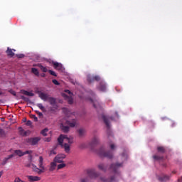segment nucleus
Instances as JSON below:
<instances>
[{
	"label": "nucleus",
	"mask_w": 182,
	"mask_h": 182,
	"mask_svg": "<svg viewBox=\"0 0 182 182\" xmlns=\"http://www.w3.org/2000/svg\"><path fill=\"white\" fill-rule=\"evenodd\" d=\"M37 114L39 116V117H43V114L39 111H36Z\"/></svg>",
	"instance_id": "58836bf2"
},
{
	"label": "nucleus",
	"mask_w": 182,
	"mask_h": 182,
	"mask_svg": "<svg viewBox=\"0 0 182 182\" xmlns=\"http://www.w3.org/2000/svg\"><path fill=\"white\" fill-rule=\"evenodd\" d=\"M98 168H100V170H105V166L103 164H100Z\"/></svg>",
	"instance_id": "e433bc0d"
},
{
	"label": "nucleus",
	"mask_w": 182,
	"mask_h": 182,
	"mask_svg": "<svg viewBox=\"0 0 182 182\" xmlns=\"http://www.w3.org/2000/svg\"><path fill=\"white\" fill-rule=\"evenodd\" d=\"M78 133L80 136H83V134H85V129H80L78 130Z\"/></svg>",
	"instance_id": "c756f323"
},
{
	"label": "nucleus",
	"mask_w": 182,
	"mask_h": 182,
	"mask_svg": "<svg viewBox=\"0 0 182 182\" xmlns=\"http://www.w3.org/2000/svg\"><path fill=\"white\" fill-rule=\"evenodd\" d=\"M66 167V164L64 163L60 164L58 165V170H60L61 168H63Z\"/></svg>",
	"instance_id": "cd10ccee"
},
{
	"label": "nucleus",
	"mask_w": 182,
	"mask_h": 182,
	"mask_svg": "<svg viewBox=\"0 0 182 182\" xmlns=\"http://www.w3.org/2000/svg\"><path fill=\"white\" fill-rule=\"evenodd\" d=\"M2 174H4V171H0V178H1V177H2Z\"/></svg>",
	"instance_id": "8fccbe9b"
},
{
	"label": "nucleus",
	"mask_w": 182,
	"mask_h": 182,
	"mask_svg": "<svg viewBox=\"0 0 182 182\" xmlns=\"http://www.w3.org/2000/svg\"><path fill=\"white\" fill-rule=\"evenodd\" d=\"M56 163L55 161L50 163L49 171H53L56 168Z\"/></svg>",
	"instance_id": "a211bd4d"
},
{
	"label": "nucleus",
	"mask_w": 182,
	"mask_h": 182,
	"mask_svg": "<svg viewBox=\"0 0 182 182\" xmlns=\"http://www.w3.org/2000/svg\"><path fill=\"white\" fill-rule=\"evenodd\" d=\"M41 76H42V77H45L46 75L45 74H42Z\"/></svg>",
	"instance_id": "864d4df0"
},
{
	"label": "nucleus",
	"mask_w": 182,
	"mask_h": 182,
	"mask_svg": "<svg viewBox=\"0 0 182 182\" xmlns=\"http://www.w3.org/2000/svg\"><path fill=\"white\" fill-rule=\"evenodd\" d=\"M32 73L35 74L36 76H39V71L36 68H32L31 69Z\"/></svg>",
	"instance_id": "393cba45"
},
{
	"label": "nucleus",
	"mask_w": 182,
	"mask_h": 182,
	"mask_svg": "<svg viewBox=\"0 0 182 182\" xmlns=\"http://www.w3.org/2000/svg\"><path fill=\"white\" fill-rule=\"evenodd\" d=\"M52 154H56V151H55V150L50 151V156H52Z\"/></svg>",
	"instance_id": "c03bdc74"
},
{
	"label": "nucleus",
	"mask_w": 182,
	"mask_h": 182,
	"mask_svg": "<svg viewBox=\"0 0 182 182\" xmlns=\"http://www.w3.org/2000/svg\"><path fill=\"white\" fill-rule=\"evenodd\" d=\"M114 144H112L111 145H110V149H111V150H114Z\"/></svg>",
	"instance_id": "49530a36"
},
{
	"label": "nucleus",
	"mask_w": 182,
	"mask_h": 182,
	"mask_svg": "<svg viewBox=\"0 0 182 182\" xmlns=\"http://www.w3.org/2000/svg\"><path fill=\"white\" fill-rule=\"evenodd\" d=\"M39 141H41V137L39 136L29 138L26 140V142L28 143V144H31V146H36V144H38Z\"/></svg>",
	"instance_id": "20e7f679"
},
{
	"label": "nucleus",
	"mask_w": 182,
	"mask_h": 182,
	"mask_svg": "<svg viewBox=\"0 0 182 182\" xmlns=\"http://www.w3.org/2000/svg\"><path fill=\"white\" fill-rule=\"evenodd\" d=\"M13 96H16V92L14 91L13 90H10L9 91Z\"/></svg>",
	"instance_id": "c9c22d12"
},
{
	"label": "nucleus",
	"mask_w": 182,
	"mask_h": 182,
	"mask_svg": "<svg viewBox=\"0 0 182 182\" xmlns=\"http://www.w3.org/2000/svg\"><path fill=\"white\" fill-rule=\"evenodd\" d=\"M37 107L42 110V112H45V107L41 103L37 104Z\"/></svg>",
	"instance_id": "a878e982"
},
{
	"label": "nucleus",
	"mask_w": 182,
	"mask_h": 182,
	"mask_svg": "<svg viewBox=\"0 0 182 182\" xmlns=\"http://www.w3.org/2000/svg\"><path fill=\"white\" fill-rule=\"evenodd\" d=\"M21 93L23 95H25L26 96H31V97L35 96V94H33L31 92L26 91V90H21Z\"/></svg>",
	"instance_id": "6ab92c4d"
},
{
	"label": "nucleus",
	"mask_w": 182,
	"mask_h": 182,
	"mask_svg": "<svg viewBox=\"0 0 182 182\" xmlns=\"http://www.w3.org/2000/svg\"><path fill=\"white\" fill-rule=\"evenodd\" d=\"M14 153L15 154H16V156H18L19 157H22V156H25V154H31L32 151H26L23 152L21 150H15Z\"/></svg>",
	"instance_id": "0eeeda50"
},
{
	"label": "nucleus",
	"mask_w": 182,
	"mask_h": 182,
	"mask_svg": "<svg viewBox=\"0 0 182 182\" xmlns=\"http://www.w3.org/2000/svg\"><path fill=\"white\" fill-rule=\"evenodd\" d=\"M16 56H17V58H23V56H25V55L23 54H16Z\"/></svg>",
	"instance_id": "37998d69"
},
{
	"label": "nucleus",
	"mask_w": 182,
	"mask_h": 182,
	"mask_svg": "<svg viewBox=\"0 0 182 182\" xmlns=\"http://www.w3.org/2000/svg\"><path fill=\"white\" fill-rule=\"evenodd\" d=\"M37 66H38V68H40L41 70H42V72L46 73L48 72V68L43 65H42V64H38Z\"/></svg>",
	"instance_id": "412c9836"
},
{
	"label": "nucleus",
	"mask_w": 182,
	"mask_h": 182,
	"mask_svg": "<svg viewBox=\"0 0 182 182\" xmlns=\"http://www.w3.org/2000/svg\"><path fill=\"white\" fill-rule=\"evenodd\" d=\"M87 80L90 83L91 82H93V80L99 81L100 80V77L99 75H96L93 77L92 78L90 77V75L87 76Z\"/></svg>",
	"instance_id": "dca6fc26"
},
{
	"label": "nucleus",
	"mask_w": 182,
	"mask_h": 182,
	"mask_svg": "<svg viewBox=\"0 0 182 182\" xmlns=\"http://www.w3.org/2000/svg\"><path fill=\"white\" fill-rule=\"evenodd\" d=\"M87 173L88 176L91 177V178H96V177H97V173H96L95 169H88Z\"/></svg>",
	"instance_id": "9d476101"
},
{
	"label": "nucleus",
	"mask_w": 182,
	"mask_h": 182,
	"mask_svg": "<svg viewBox=\"0 0 182 182\" xmlns=\"http://www.w3.org/2000/svg\"><path fill=\"white\" fill-rule=\"evenodd\" d=\"M66 124L70 126V127H75L76 126V119H73L71 122L70 121H66Z\"/></svg>",
	"instance_id": "f3484780"
},
{
	"label": "nucleus",
	"mask_w": 182,
	"mask_h": 182,
	"mask_svg": "<svg viewBox=\"0 0 182 182\" xmlns=\"http://www.w3.org/2000/svg\"><path fill=\"white\" fill-rule=\"evenodd\" d=\"M122 164H112L110 168L111 170H113L114 173H116V171L117 170V168H119V167H122Z\"/></svg>",
	"instance_id": "2eb2a0df"
},
{
	"label": "nucleus",
	"mask_w": 182,
	"mask_h": 182,
	"mask_svg": "<svg viewBox=\"0 0 182 182\" xmlns=\"http://www.w3.org/2000/svg\"><path fill=\"white\" fill-rule=\"evenodd\" d=\"M160 181H164V180H166V178H164V179H161V178H159Z\"/></svg>",
	"instance_id": "603ef678"
},
{
	"label": "nucleus",
	"mask_w": 182,
	"mask_h": 182,
	"mask_svg": "<svg viewBox=\"0 0 182 182\" xmlns=\"http://www.w3.org/2000/svg\"><path fill=\"white\" fill-rule=\"evenodd\" d=\"M53 65H54V68L57 70H60L61 72H63L65 70V68L61 63H59L58 62H53Z\"/></svg>",
	"instance_id": "6e6552de"
},
{
	"label": "nucleus",
	"mask_w": 182,
	"mask_h": 182,
	"mask_svg": "<svg viewBox=\"0 0 182 182\" xmlns=\"http://www.w3.org/2000/svg\"><path fill=\"white\" fill-rule=\"evenodd\" d=\"M44 141H50V138H46Z\"/></svg>",
	"instance_id": "09e8293b"
},
{
	"label": "nucleus",
	"mask_w": 182,
	"mask_h": 182,
	"mask_svg": "<svg viewBox=\"0 0 182 182\" xmlns=\"http://www.w3.org/2000/svg\"><path fill=\"white\" fill-rule=\"evenodd\" d=\"M109 119H110V120H113V117H110Z\"/></svg>",
	"instance_id": "5fc2aeb1"
},
{
	"label": "nucleus",
	"mask_w": 182,
	"mask_h": 182,
	"mask_svg": "<svg viewBox=\"0 0 182 182\" xmlns=\"http://www.w3.org/2000/svg\"><path fill=\"white\" fill-rule=\"evenodd\" d=\"M14 52H16L15 49H11L9 48H7L6 53H7V55L9 56L10 58H14V56H15Z\"/></svg>",
	"instance_id": "f8f14e48"
},
{
	"label": "nucleus",
	"mask_w": 182,
	"mask_h": 182,
	"mask_svg": "<svg viewBox=\"0 0 182 182\" xmlns=\"http://www.w3.org/2000/svg\"><path fill=\"white\" fill-rule=\"evenodd\" d=\"M38 167L36 165L32 164V170L37 174H42V173H45V166H43V157L39 156L38 160Z\"/></svg>",
	"instance_id": "f03ea898"
},
{
	"label": "nucleus",
	"mask_w": 182,
	"mask_h": 182,
	"mask_svg": "<svg viewBox=\"0 0 182 182\" xmlns=\"http://www.w3.org/2000/svg\"><path fill=\"white\" fill-rule=\"evenodd\" d=\"M18 130L21 136H28V134H31V132L29 130L25 131L22 127H19Z\"/></svg>",
	"instance_id": "ddd939ff"
},
{
	"label": "nucleus",
	"mask_w": 182,
	"mask_h": 182,
	"mask_svg": "<svg viewBox=\"0 0 182 182\" xmlns=\"http://www.w3.org/2000/svg\"><path fill=\"white\" fill-rule=\"evenodd\" d=\"M31 119H33L34 122H38V117L35 114L31 115Z\"/></svg>",
	"instance_id": "473e14b6"
},
{
	"label": "nucleus",
	"mask_w": 182,
	"mask_h": 182,
	"mask_svg": "<svg viewBox=\"0 0 182 182\" xmlns=\"http://www.w3.org/2000/svg\"><path fill=\"white\" fill-rule=\"evenodd\" d=\"M38 95L42 100H44V102H46V100H48V99L49 98V95L45 92H39Z\"/></svg>",
	"instance_id": "9b49d317"
},
{
	"label": "nucleus",
	"mask_w": 182,
	"mask_h": 182,
	"mask_svg": "<svg viewBox=\"0 0 182 182\" xmlns=\"http://www.w3.org/2000/svg\"><path fill=\"white\" fill-rule=\"evenodd\" d=\"M157 150L159 153H164V148L163 146L158 147Z\"/></svg>",
	"instance_id": "7c9ffc66"
},
{
	"label": "nucleus",
	"mask_w": 182,
	"mask_h": 182,
	"mask_svg": "<svg viewBox=\"0 0 182 182\" xmlns=\"http://www.w3.org/2000/svg\"><path fill=\"white\" fill-rule=\"evenodd\" d=\"M48 73H50V75H52V76H57L56 73H55V71L52 70H49Z\"/></svg>",
	"instance_id": "2f4dec72"
},
{
	"label": "nucleus",
	"mask_w": 182,
	"mask_h": 182,
	"mask_svg": "<svg viewBox=\"0 0 182 182\" xmlns=\"http://www.w3.org/2000/svg\"><path fill=\"white\" fill-rule=\"evenodd\" d=\"M90 101L93 103V106L95 109L100 107V104H99L97 101H93L92 100H90Z\"/></svg>",
	"instance_id": "4be33fe9"
},
{
	"label": "nucleus",
	"mask_w": 182,
	"mask_h": 182,
	"mask_svg": "<svg viewBox=\"0 0 182 182\" xmlns=\"http://www.w3.org/2000/svg\"><path fill=\"white\" fill-rule=\"evenodd\" d=\"M99 143V139L95 138L92 142V144H97Z\"/></svg>",
	"instance_id": "f704fd0d"
},
{
	"label": "nucleus",
	"mask_w": 182,
	"mask_h": 182,
	"mask_svg": "<svg viewBox=\"0 0 182 182\" xmlns=\"http://www.w3.org/2000/svg\"><path fill=\"white\" fill-rule=\"evenodd\" d=\"M48 132H49V129H43L42 131H41V134L43 135V136H48Z\"/></svg>",
	"instance_id": "bb28decb"
},
{
	"label": "nucleus",
	"mask_w": 182,
	"mask_h": 182,
	"mask_svg": "<svg viewBox=\"0 0 182 182\" xmlns=\"http://www.w3.org/2000/svg\"><path fill=\"white\" fill-rule=\"evenodd\" d=\"M102 181L104 182H113L114 181V177H112L109 180H105L103 178H101Z\"/></svg>",
	"instance_id": "c85d7f7f"
},
{
	"label": "nucleus",
	"mask_w": 182,
	"mask_h": 182,
	"mask_svg": "<svg viewBox=\"0 0 182 182\" xmlns=\"http://www.w3.org/2000/svg\"><path fill=\"white\" fill-rule=\"evenodd\" d=\"M60 129L64 132V133H68V132H69V127L63 126V124H61Z\"/></svg>",
	"instance_id": "aec40b11"
},
{
	"label": "nucleus",
	"mask_w": 182,
	"mask_h": 182,
	"mask_svg": "<svg viewBox=\"0 0 182 182\" xmlns=\"http://www.w3.org/2000/svg\"><path fill=\"white\" fill-rule=\"evenodd\" d=\"M23 181H22L21 179L19 178V177H16L14 179V182H22Z\"/></svg>",
	"instance_id": "4c0bfd02"
},
{
	"label": "nucleus",
	"mask_w": 182,
	"mask_h": 182,
	"mask_svg": "<svg viewBox=\"0 0 182 182\" xmlns=\"http://www.w3.org/2000/svg\"><path fill=\"white\" fill-rule=\"evenodd\" d=\"M102 119H103L106 126L107 127H109L110 125H109V118H107V117H106V116H102Z\"/></svg>",
	"instance_id": "5701e85b"
},
{
	"label": "nucleus",
	"mask_w": 182,
	"mask_h": 182,
	"mask_svg": "<svg viewBox=\"0 0 182 182\" xmlns=\"http://www.w3.org/2000/svg\"><path fill=\"white\" fill-rule=\"evenodd\" d=\"M47 100H48L49 103L51 105H55V103H56V100L52 97H48Z\"/></svg>",
	"instance_id": "b1692460"
},
{
	"label": "nucleus",
	"mask_w": 182,
	"mask_h": 182,
	"mask_svg": "<svg viewBox=\"0 0 182 182\" xmlns=\"http://www.w3.org/2000/svg\"><path fill=\"white\" fill-rule=\"evenodd\" d=\"M0 95H3V93L1 92V91H0Z\"/></svg>",
	"instance_id": "6e6d98bb"
},
{
	"label": "nucleus",
	"mask_w": 182,
	"mask_h": 182,
	"mask_svg": "<svg viewBox=\"0 0 182 182\" xmlns=\"http://www.w3.org/2000/svg\"><path fill=\"white\" fill-rule=\"evenodd\" d=\"M65 93H68V95H69L65 93H63L62 94L63 97H64L65 100H68L69 105H72V103H73V98L72 97V96H73V94L69 90H65Z\"/></svg>",
	"instance_id": "7ed1b4c3"
},
{
	"label": "nucleus",
	"mask_w": 182,
	"mask_h": 182,
	"mask_svg": "<svg viewBox=\"0 0 182 182\" xmlns=\"http://www.w3.org/2000/svg\"><path fill=\"white\" fill-rule=\"evenodd\" d=\"M26 178L30 182L41 181V177L39 176L28 175V176H26Z\"/></svg>",
	"instance_id": "1a4fd4ad"
},
{
	"label": "nucleus",
	"mask_w": 182,
	"mask_h": 182,
	"mask_svg": "<svg viewBox=\"0 0 182 182\" xmlns=\"http://www.w3.org/2000/svg\"><path fill=\"white\" fill-rule=\"evenodd\" d=\"M65 158H66V155L63 154H58L55 157L54 161L55 163H62V161H63V159Z\"/></svg>",
	"instance_id": "423d86ee"
},
{
	"label": "nucleus",
	"mask_w": 182,
	"mask_h": 182,
	"mask_svg": "<svg viewBox=\"0 0 182 182\" xmlns=\"http://www.w3.org/2000/svg\"><path fill=\"white\" fill-rule=\"evenodd\" d=\"M14 154L9 155L8 157L6 158V160H9L10 159H12L14 157Z\"/></svg>",
	"instance_id": "79ce46f5"
},
{
	"label": "nucleus",
	"mask_w": 182,
	"mask_h": 182,
	"mask_svg": "<svg viewBox=\"0 0 182 182\" xmlns=\"http://www.w3.org/2000/svg\"><path fill=\"white\" fill-rule=\"evenodd\" d=\"M7 162H8V160H6V158H5V159H4V161H3V164H2L3 166L5 165V164L7 163Z\"/></svg>",
	"instance_id": "de8ad7c7"
},
{
	"label": "nucleus",
	"mask_w": 182,
	"mask_h": 182,
	"mask_svg": "<svg viewBox=\"0 0 182 182\" xmlns=\"http://www.w3.org/2000/svg\"><path fill=\"white\" fill-rule=\"evenodd\" d=\"M26 126H32V122L28 120L26 122Z\"/></svg>",
	"instance_id": "a19ab883"
},
{
	"label": "nucleus",
	"mask_w": 182,
	"mask_h": 182,
	"mask_svg": "<svg viewBox=\"0 0 182 182\" xmlns=\"http://www.w3.org/2000/svg\"><path fill=\"white\" fill-rule=\"evenodd\" d=\"M53 83L54 85H56V86H58L59 85V82H58L56 80H53Z\"/></svg>",
	"instance_id": "ea45409f"
},
{
	"label": "nucleus",
	"mask_w": 182,
	"mask_h": 182,
	"mask_svg": "<svg viewBox=\"0 0 182 182\" xmlns=\"http://www.w3.org/2000/svg\"><path fill=\"white\" fill-rule=\"evenodd\" d=\"M153 158L154 160H160V157L157 156H154Z\"/></svg>",
	"instance_id": "a18cd8bd"
},
{
	"label": "nucleus",
	"mask_w": 182,
	"mask_h": 182,
	"mask_svg": "<svg viewBox=\"0 0 182 182\" xmlns=\"http://www.w3.org/2000/svg\"><path fill=\"white\" fill-rule=\"evenodd\" d=\"M98 154L101 156V157H107V159H112L113 157V155L112 154L111 151H109L107 153L105 152V151L103 150V149H101L100 152L98 153Z\"/></svg>",
	"instance_id": "39448f33"
},
{
	"label": "nucleus",
	"mask_w": 182,
	"mask_h": 182,
	"mask_svg": "<svg viewBox=\"0 0 182 182\" xmlns=\"http://www.w3.org/2000/svg\"><path fill=\"white\" fill-rule=\"evenodd\" d=\"M58 144L63 147L65 153L70 152V144L73 143V137H68L66 135H60L58 139Z\"/></svg>",
	"instance_id": "f257e3e1"
},
{
	"label": "nucleus",
	"mask_w": 182,
	"mask_h": 182,
	"mask_svg": "<svg viewBox=\"0 0 182 182\" xmlns=\"http://www.w3.org/2000/svg\"><path fill=\"white\" fill-rule=\"evenodd\" d=\"M4 136H5V131L0 128V136L2 137Z\"/></svg>",
	"instance_id": "72a5a7b5"
},
{
	"label": "nucleus",
	"mask_w": 182,
	"mask_h": 182,
	"mask_svg": "<svg viewBox=\"0 0 182 182\" xmlns=\"http://www.w3.org/2000/svg\"><path fill=\"white\" fill-rule=\"evenodd\" d=\"M106 83L102 82L100 83V86L98 87V90H100V92H106Z\"/></svg>",
	"instance_id": "4468645a"
},
{
	"label": "nucleus",
	"mask_w": 182,
	"mask_h": 182,
	"mask_svg": "<svg viewBox=\"0 0 182 182\" xmlns=\"http://www.w3.org/2000/svg\"><path fill=\"white\" fill-rule=\"evenodd\" d=\"M81 182H86V179L85 178L81 179Z\"/></svg>",
	"instance_id": "3c124183"
}]
</instances>
